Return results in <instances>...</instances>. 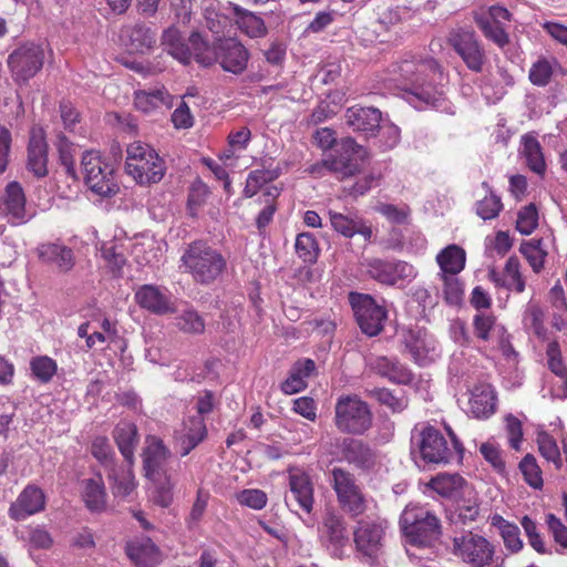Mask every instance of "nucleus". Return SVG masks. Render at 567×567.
<instances>
[{"label": "nucleus", "mask_w": 567, "mask_h": 567, "mask_svg": "<svg viewBox=\"0 0 567 567\" xmlns=\"http://www.w3.org/2000/svg\"><path fill=\"white\" fill-rule=\"evenodd\" d=\"M365 150L352 137L341 138L338 144L328 153L330 159V173L338 178H347L360 171V161Z\"/></svg>", "instance_id": "nucleus-13"}, {"label": "nucleus", "mask_w": 567, "mask_h": 567, "mask_svg": "<svg viewBox=\"0 0 567 567\" xmlns=\"http://www.w3.org/2000/svg\"><path fill=\"white\" fill-rule=\"evenodd\" d=\"M161 41L164 49L183 64H189L193 59L203 66L214 64L209 45L198 32H193L185 42L179 30L171 25L163 31Z\"/></svg>", "instance_id": "nucleus-4"}, {"label": "nucleus", "mask_w": 567, "mask_h": 567, "mask_svg": "<svg viewBox=\"0 0 567 567\" xmlns=\"http://www.w3.org/2000/svg\"><path fill=\"white\" fill-rule=\"evenodd\" d=\"M329 215L331 225L334 228V230L342 234L344 237H352L355 234H360L364 237L365 240L370 239L372 235V230L370 227H367L359 221L350 219L349 217L340 213L330 212Z\"/></svg>", "instance_id": "nucleus-42"}, {"label": "nucleus", "mask_w": 567, "mask_h": 567, "mask_svg": "<svg viewBox=\"0 0 567 567\" xmlns=\"http://www.w3.org/2000/svg\"><path fill=\"white\" fill-rule=\"evenodd\" d=\"M399 525L406 543L413 546L432 547L442 536L441 519L426 505L408 504Z\"/></svg>", "instance_id": "nucleus-2"}, {"label": "nucleus", "mask_w": 567, "mask_h": 567, "mask_svg": "<svg viewBox=\"0 0 567 567\" xmlns=\"http://www.w3.org/2000/svg\"><path fill=\"white\" fill-rule=\"evenodd\" d=\"M134 105L144 113L163 106L171 107L172 95L164 87L137 91L134 96Z\"/></svg>", "instance_id": "nucleus-34"}, {"label": "nucleus", "mask_w": 567, "mask_h": 567, "mask_svg": "<svg viewBox=\"0 0 567 567\" xmlns=\"http://www.w3.org/2000/svg\"><path fill=\"white\" fill-rule=\"evenodd\" d=\"M538 225V213L534 204L523 207L517 214L516 229L522 235H530Z\"/></svg>", "instance_id": "nucleus-56"}, {"label": "nucleus", "mask_w": 567, "mask_h": 567, "mask_svg": "<svg viewBox=\"0 0 567 567\" xmlns=\"http://www.w3.org/2000/svg\"><path fill=\"white\" fill-rule=\"evenodd\" d=\"M320 540L333 548V555L341 558L342 548L348 544L349 536L346 522L342 515L329 509L322 517L318 528Z\"/></svg>", "instance_id": "nucleus-18"}, {"label": "nucleus", "mask_w": 567, "mask_h": 567, "mask_svg": "<svg viewBox=\"0 0 567 567\" xmlns=\"http://www.w3.org/2000/svg\"><path fill=\"white\" fill-rule=\"evenodd\" d=\"M412 440L417 445L422 458L427 463L446 464L453 457V451L444 435L432 425H423L415 429Z\"/></svg>", "instance_id": "nucleus-14"}, {"label": "nucleus", "mask_w": 567, "mask_h": 567, "mask_svg": "<svg viewBox=\"0 0 567 567\" xmlns=\"http://www.w3.org/2000/svg\"><path fill=\"white\" fill-rule=\"evenodd\" d=\"M453 551L471 567H501L504 559L496 555L495 546L485 537L472 532L453 539Z\"/></svg>", "instance_id": "nucleus-6"}, {"label": "nucleus", "mask_w": 567, "mask_h": 567, "mask_svg": "<svg viewBox=\"0 0 567 567\" xmlns=\"http://www.w3.org/2000/svg\"><path fill=\"white\" fill-rule=\"evenodd\" d=\"M241 505H246L254 509H261L267 504V495L260 489H244L237 496Z\"/></svg>", "instance_id": "nucleus-62"}, {"label": "nucleus", "mask_w": 567, "mask_h": 567, "mask_svg": "<svg viewBox=\"0 0 567 567\" xmlns=\"http://www.w3.org/2000/svg\"><path fill=\"white\" fill-rule=\"evenodd\" d=\"M126 554L137 567H156L162 555L151 538H142L126 545Z\"/></svg>", "instance_id": "nucleus-28"}, {"label": "nucleus", "mask_w": 567, "mask_h": 567, "mask_svg": "<svg viewBox=\"0 0 567 567\" xmlns=\"http://www.w3.org/2000/svg\"><path fill=\"white\" fill-rule=\"evenodd\" d=\"M363 267L372 279L389 286L415 276L414 267L405 261L368 259Z\"/></svg>", "instance_id": "nucleus-17"}, {"label": "nucleus", "mask_w": 567, "mask_h": 567, "mask_svg": "<svg viewBox=\"0 0 567 567\" xmlns=\"http://www.w3.org/2000/svg\"><path fill=\"white\" fill-rule=\"evenodd\" d=\"M546 523L554 540L563 548H567V527L554 514L546 516Z\"/></svg>", "instance_id": "nucleus-64"}, {"label": "nucleus", "mask_w": 567, "mask_h": 567, "mask_svg": "<svg viewBox=\"0 0 567 567\" xmlns=\"http://www.w3.org/2000/svg\"><path fill=\"white\" fill-rule=\"evenodd\" d=\"M349 302L361 331L368 337L380 334L388 320L384 305L378 303L372 296L360 292H350Z\"/></svg>", "instance_id": "nucleus-10"}, {"label": "nucleus", "mask_w": 567, "mask_h": 567, "mask_svg": "<svg viewBox=\"0 0 567 567\" xmlns=\"http://www.w3.org/2000/svg\"><path fill=\"white\" fill-rule=\"evenodd\" d=\"M519 470L524 476L525 482L534 487L540 488L543 486L542 471L532 454H527L519 462Z\"/></svg>", "instance_id": "nucleus-53"}, {"label": "nucleus", "mask_w": 567, "mask_h": 567, "mask_svg": "<svg viewBox=\"0 0 567 567\" xmlns=\"http://www.w3.org/2000/svg\"><path fill=\"white\" fill-rule=\"evenodd\" d=\"M175 477L163 478L161 483H154L156 485L155 503L162 507H168L173 501V488L175 486Z\"/></svg>", "instance_id": "nucleus-63"}, {"label": "nucleus", "mask_w": 567, "mask_h": 567, "mask_svg": "<svg viewBox=\"0 0 567 567\" xmlns=\"http://www.w3.org/2000/svg\"><path fill=\"white\" fill-rule=\"evenodd\" d=\"M340 450L343 460L359 470L369 471L377 463V452L361 440L346 437Z\"/></svg>", "instance_id": "nucleus-22"}, {"label": "nucleus", "mask_w": 567, "mask_h": 567, "mask_svg": "<svg viewBox=\"0 0 567 567\" xmlns=\"http://www.w3.org/2000/svg\"><path fill=\"white\" fill-rule=\"evenodd\" d=\"M277 177L278 173L274 169H255L250 172L246 181L244 195L247 198L255 196L265 184L275 181Z\"/></svg>", "instance_id": "nucleus-49"}, {"label": "nucleus", "mask_w": 567, "mask_h": 567, "mask_svg": "<svg viewBox=\"0 0 567 567\" xmlns=\"http://www.w3.org/2000/svg\"><path fill=\"white\" fill-rule=\"evenodd\" d=\"M81 165L84 182L93 193L101 197H112L118 193L114 167L99 152L86 151L82 155Z\"/></svg>", "instance_id": "nucleus-8"}, {"label": "nucleus", "mask_w": 567, "mask_h": 567, "mask_svg": "<svg viewBox=\"0 0 567 567\" xmlns=\"http://www.w3.org/2000/svg\"><path fill=\"white\" fill-rule=\"evenodd\" d=\"M135 300L140 307L155 315L175 312L174 303L157 286L143 285L135 293Z\"/></svg>", "instance_id": "nucleus-25"}, {"label": "nucleus", "mask_w": 567, "mask_h": 567, "mask_svg": "<svg viewBox=\"0 0 567 567\" xmlns=\"http://www.w3.org/2000/svg\"><path fill=\"white\" fill-rule=\"evenodd\" d=\"M492 526L497 528L507 551L517 554L523 549L524 543L520 538V530L517 525L509 523L501 515H494L492 517Z\"/></svg>", "instance_id": "nucleus-37"}, {"label": "nucleus", "mask_w": 567, "mask_h": 567, "mask_svg": "<svg viewBox=\"0 0 567 567\" xmlns=\"http://www.w3.org/2000/svg\"><path fill=\"white\" fill-rule=\"evenodd\" d=\"M209 195L208 186L200 179H196L189 189L188 194V209L192 216H195V210L200 207Z\"/></svg>", "instance_id": "nucleus-59"}, {"label": "nucleus", "mask_w": 567, "mask_h": 567, "mask_svg": "<svg viewBox=\"0 0 567 567\" xmlns=\"http://www.w3.org/2000/svg\"><path fill=\"white\" fill-rule=\"evenodd\" d=\"M503 209V203L494 192L476 203V214L484 220L494 219Z\"/></svg>", "instance_id": "nucleus-55"}, {"label": "nucleus", "mask_w": 567, "mask_h": 567, "mask_svg": "<svg viewBox=\"0 0 567 567\" xmlns=\"http://www.w3.org/2000/svg\"><path fill=\"white\" fill-rule=\"evenodd\" d=\"M30 368L33 377L41 383L50 382L58 370L56 362L47 355L33 358Z\"/></svg>", "instance_id": "nucleus-50"}, {"label": "nucleus", "mask_w": 567, "mask_h": 567, "mask_svg": "<svg viewBox=\"0 0 567 567\" xmlns=\"http://www.w3.org/2000/svg\"><path fill=\"white\" fill-rule=\"evenodd\" d=\"M289 487L300 508L310 513L315 503V489L310 476L302 471L291 472L289 475Z\"/></svg>", "instance_id": "nucleus-30"}, {"label": "nucleus", "mask_w": 567, "mask_h": 567, "mask_svg": "<svg viewBox=\"0 0 567 567\" xmlns=\"http://www.w3.org/2000/svg\"><path fill=\"white\" fill-rule=\"evenodd\" d=\"M488 279L496 287L505 288L508 291L522 293L525 291L526 284L519 270V261L516 257H509L502 272L489 269Z\"/></svg>", "instance_id": "nucleus-27"}, {"label": "nucleus", "mask_w": 567, "mask_h": 567, "mask_svg": "<svg viewBox=\"0 0 567 567\" xmlns=\"http://www.w3.org/2000/svg\"><path fill=\"white\" fill-rule=\"evenodd\" d=\"M480 514V506L478 504L474 502H464L462 504H458L455 513L453 514V522L454 523H462V524H468L474 522Z\"/></svg>", "instance_id": "nucleus-61"}, {"label": "nucleus", "mask_w": 567, "mask_h": 567, "mask_svg": "<svg viewBox=\"0 0 567 567\" xmlns=\"http://www.w3.org/2000/svg\"><path fill=\"white\" fill-rule=\"evenodd\" d=\"M553 75V64L547 59L537 60L529 70V80L534 85L545 86Z\"/></svg>", "instance_id": "nucleus-58"}, {"label": "nucleus", "mask_w": 567, "mask_h": 567, "mask_svg": "<svg viewBox=\"0 0 567 567\" xmlns=\"http://www.w3.org/2000/svg\"><path fill=\"white\" fill-rule=\"evenodd\" d=\"M544 317L545 313L540 305L530 300L524 311L523 322L525 327L532 329L536 336L542 337L546 332Z\"/></svg>", "instance_id": "nucleus-47"}, {"label": "nucleus", "mask_w": 567, "mask_h": 567, "mask_svg": "<svg viewBox=\"0 0 567 567\" xmlns=\"http://www.w3.org/2000/svg\"><path fill=\"white\" fill-rule=\"evenodd\" d=\"M381 120L382 113L377 107L351 106L344 113L346 124L368 137L375 135Z\"/></svg>", "instance_id": "nucleus-21"}, {"label": "nucleus", "mask_w": 567, "mask_h": 567, "mask_svg": "<svg viewBox=\"0 0 567 567\" xmlns=\"http://www.w3.org/2000/svg\"><path fill=\"white\" fill-rule=\"evenodd\" d=\"M44 49L41 44L28 41L18 45L7 60L12 79L18 84H27L44 64Z\"/></svg>", "instance_id": "nucleus-9"}, {"label": "nucleus", "mask_w": 567, "mask_h": 567, "mask_svg": "<svg viewBox=\"0 0 567 567\" xmlns=\"http://www.w3.org/2000/svg\"><path fill=\"white\" fill-rule=\"evenodd\" d=\"M44 494L40 488L27 486L10 506L9 515L16 520L25 519L28 516L41 512L44 508Z\"/></svg>", "instance_id": "nucleus-26"}, {"label": "nucleus", "mask_w": 567, "mask_h": 567, "mask_svg": "<svg viewBox=\"0 0 567 567\" xmlns=\"http://www.w3.org/2000/svg\"><path fill=\"white\" fill-rule=\"evenodd\" d=\"M435 259L440 277L457 276L465 267L466 254L465 250H440Z\"/></svg>", "instance_id": "nucleus-40"}, {"label": "nucleus", "mask_w": 567, "mask_h": 567, "mask_svg": "<svg viewBox=\"0 0 567 567\" xmlns=\"http://www.w3.org/2000/svg\"><path fill=\"white\" fill-rule=\"evenodd\" d=\"M228 8L235 16V23L246 35L256 39L267 34L265 21L259 16L233 2L228 3Z\"/></svg>", "instance_id": "nucleus-31"}, {"label": "nucleus", "mask_w": 567, "mask_h": 567, "mask_svg": "<svg viewBox=\"0 0 567 567\" xmlns=\"http://www.w3.org/2000/svg\"><path fill=\"white\" fill-rule=\"evenodd\" d=\"M121 43L131 53H150L156 44V33L144 23L123 25L120 31Z\"/></svg>", "instance_id": "nucleus-20"}, {"label": "nucleus", "mask_w": 567, "mask_h": 567, "mask_svg": "<svg viewBox=\"0 0 567 567\" xmlns=\"http://www.w3.org/2000/svg\"><path fill=\"white\" fill-rule=\"evenodd\" d=\"M405 348L412 359L421 365L434 361L440 354L436 341L421 330L409 332L405 338Z\"/></svg>", "instance_id": "nucleus-24"}, {"label": "nucleus", "mask_w": 567, "mask_h": 567, "mask_svg": "<svg viewBox=\"0 0 567 567\" xmlns=\"http://www.w3.org/2000/svg\"><path fill=\"white\" fill-rule=\"evenodd\" d=\"M446 41L463 60L468 70L476 73L483 71L486 54L473 29L465 27L453 28L449 31Z\"/></svg>", "instance_id": "nucleus-11"}, {"label": "nucleus", "mask_w": 567, "mask_h": 567, "mask_svg": "<svg viewBox=\"0 0 567 567\" xmlns=\"http://www.w3.org/2000/svg\"><path fill=\"white\" fill-rule=\"evenodd\" d=\"M214 62L217 61L225 72L241 74L248 65L250 54L245 45L237 39L219 40L212 53Z\"/></svg>", "instance_id": "nucleus-16"}, {"label": "nucleus", "mask_w": 567, "mask_h": 567, "mask_svg": "<svg viewBox=\"0 0 567 567\" xmlns=\"http://www.w3.org/2000/svg\"><path fill=\"white\" fill-rule=\"evenodd\" d=\"M470 412L477 419H486L495 412L496 395L491 385L474 388L470 398Z\"/></svg>", "instance_id": "nucleus-33"}, {"label": "nucleus", "mask_w": 567, "mask_h": 567, "mask_svg": "<svg viewBox=\"0 0 567 567\" xmlns=\"http://www.w3.org/2000/svg\"><path fill=\"white\" fill-rule=\"evenodd\" d=\"M464 484V478L458 474H440L430 481L429 486L443 497H452Z\"/></svg>", "instance_id": "nucleus-44"}, {"label": "nucleus", "mask_w": 567, "mask_h": 567, "mask_svg": "<svg viewBox=\"0 0 567 567\" xmlns=\"http://www.w3.org/2000/svg\"><path fill=\"white\" fill-rule=\"evenodd\" d=\"M91 454L105 468V471H109L116 465L113 449L105 436H96L93 439L91 444Z\"/></svg>", "instance_id": "nucleus-48"}, {"label": "nucleus", "mask_w": 567, "mask_h": 567, "mask_svg": "<svg viewBox=\"0 0 567 567\" xmlns=\"http://www.w3.org/2000/svg\"><path fill=\"white\" fill-rule=\"evenodd\" d=\"M390 81L420 103L436 110H447L443 82L447 76L433 58L409 56L391 65Z\"/></svg>", "instance_id": "nucleus-1"}, {"label": "nucleus", "mask_w": 567, "mask_h": 567, "mask_svg": "<svg viewBox=\"0 0 567 567\" xmlns=\"http://www.w3.org/2000/svg\"><path fill=\"white\" fill-rule=\"evenodd\" d=\"M48 147L42 136L32 135L28 147V168L37 177L48 174Z\"/></svg>", "instance_id": "nucleus-36"}, {"label": "nucleus", "mask_w": 567, "mask_h": 567, "mask_svg": "<svg viewBox=\"0 0 567 567\" xmlns=\"http://www.w3.org/2000/svg\"><path fill=\"white\" fill-rule=\"evenodd\" d=\"M56 147L59 152L60 163L64 167L66 175L75 179L76 172L74 165V145L65 136H60Z\"/></svg>", "instance_id": "nucleus-54"}, {"label": "nucleus", "mask_w": 567, "mask_h": 567, "mask_svg": "<svg viewBox=\"0 0 567 567\" xmlns=\"http://www.w3.org/2000/svg\"><path fill=\"white\" fill-rule=\"evenodd\" d=\"M203 14L206 21V27L213 33H220L221 31V16L218 13L217 0H203Z\"/></svg>", "instance_id": "nucleus-60"}, {"label": "nucleus", "mask_w": 567, "mask_h": 567, "mask_svg": "<svg viewBox=\"0 0 567 567\" xmlns=\"http://www.w3.org/2000/svg\"><path fill=\"white\" fill-rule=\"evenodd\" d=\"M106 472L114 496L126 497L135 489L136 484L131 468L124 470L115 465Z\"/></svg>", "instance_id": "nucleus-39"}, {"label": "nucleus", "mask_w": 567, "mask_h": 567, "mask_svg": "<svg viewBox=\"0 0 567 567\" xmlns=\"http://www.w3.org/2000/svg\"><path fill=\"white\" fill-rule=\"evenodd\" d=\"M113 437L123 457L132 465L134 450L138 441L136 425L130 422L118 423L114 429Z\"/></svg>", "instance_id": "nucleus-35"}, {"label": "nucleus", "mask_w": 567, "mask_h": 567, "mask_svg": "<svg viewBox=\"0 0 567 567\" xmlns=\"http://www.w3.org/2000/svg\"><path fill=\"white\" fill-rule=\"evenodd\" d=\"M443 281V298L450 306H460L463 301L464 285L457 276L440 277Z\"/></svg>", "instance_id": "nucleus-52"}, {"label": "nucleus", "mask_w": 567, "mask_h": 567, "mask_svg": "<svg viewBox=\"0 0 567 567\" xmlns=\"http://www.w3.org/2000/svg\"><path fill=\"white\" fill-rule=\"evenodd\" d=\"M175 321L177 328L184 333L200 334L205 331V320L193 307L184 309L176 316Z\"/></svg>", "instance_id": "nucleus-45"}, {"label": "nucleus", "mask_w": 567, "mask_h": 567, "mask_svg": "<svg viewBox=\"0 0 567 567\" xmlns=\"http://www.w3.org/2000/svg\"><path fill=\"white\" fill-rule=\"evenodd\" d=\"M182 261L202 284L215 280L225 267V259L217 250H186Z\"/></svg>", "instance_id": "nucleus-15"}, {"label": "nucleus", "mask_w": 567, "mask_h": 567, "mask_svg": "<svg viewBox=\"0 0 567 567\" xmlns=\"http://www.w3.org/2000/svg\"><path fill=\"white\" fill-rule=\"evenodd\" d=\"M353 536L357 549L364 556L374 558L383 547L384 526L373 520H360Z\"/></svg>", "instance_id": "nucleus-19"}, {"label": "nucleus", "mask_w": 567, "mask_h": 567, "mask_svg": "<svg viewBox=\"0 0 567 567\" xmlns=\"http://www.w3.org/2000/svg\"><path fill=\"white\" fill-rule=\"evenodd\" d=\"M327 481L334 491L338 504L343 512L352 517L360 516L365 512V497L351 472L334 466L327 472Z\"/></svg>", "instance_id": "nucleus-7"}, {"label": "nucleus", "mask_w": 567, "mask_h": 567, "mask_svg": "<svg viewBox=\"0 0 567 567\" xmlns=\"http://www.w3.org/2000/svg\"><path fill=\"white\" fill-rule=\"evenodd\" d=\"M369 395L374 398L378 402L390 408L393 412H402L408 403L402 398H396L390 390L384 388H374L369 390Z\"/></svg>", "instance_id": "nucleus-57"}, {"label": "nucleus", "mask_w": 567, "mask_h": 567, "mask_svg": "<svg viewBox=\"0 0 567 567\" xmlns=\"http://www.w3.org/2000/svg\"><path fill=\"white\" fill-rule=\"evenodd\" d=\"M39 258L60 271H68L74 265L72 250H39Z\"/></svg>", "instance_id": "nucleus-46"}, {"label": "nucleus", "mask_w": 567, "mask_h": 567, "mask_svg": "<svg viewBox=\"0 0 567 567\" xmlns=\"http://www.w3.org/2000/svg\"><path fill=\"white\" fill-rule=\"evenodd\" d=\"M165 169L164 161L148 144L138 141L127 146L125 171L137 184L150 185L161 182Z\"/></svg>", "instance_id": "nucleus-3"}, {"label": "nucleus", "mask_w": 567, "mask_h": 567, "mask_svg": "<svg viewBox=\"0 0 567 567\" xmlns=\"http://www.w3.org/2000/svg\"><path fill=\"white\" fill-rule=\"evenodd\" d=\"M83 499L91 511H102L106 504V492L101 474L83 481Z\"/></svg>", "instance_id": "nucleus-38"}, {"label": "nucleus", "mask_w": 567, "mask_h": 567, "mask_svg": "<svg viewBox=\"0 0 567 567\" xmlns=\"http://www.w3.org/2000/svg\"><path fill=\"white\" fill-rule=\"evenodd\" d=\"M172 457L171 450L162 439L155 435L146 436L142 458L145 476L148 480L153 483H161L163 478L174 476L172 468L168 467Z\"/></svg>", "instance_id": "nucleus-12"}, {"label": "nucleus", "mask_w": 567, "mask_h": 567, "mask_svg": "<svg viewBox=\"0 0 567 567\" xmlns=\"http://www.w3.org/2000/svg\"><path fill=\"white\" fill-rule=\"evenodd\" d=\"M3 207L12 223L20 224L25 221V195L18 182H11L7 185Z\"/></svg>", "instance_id": "nucleus-32"}, {"label": "nucleus", "mask_w": 567, "mask_h": 567, "mask_svg": "<svg viewBox=\"0 0 567 567\" xmlns=\"http://www.w3.org/2000/svg\"><path fill=\"white\" fill-rule=\"evenodd\" d=\"M334 425L342 433L362 435L372 426V412L357 395L340 396L334 406Z\"/></svg>", "instance_id": "nucleus-5"}, {"label": "nucleus", "mask_w": 567, "mask_h": 567, "mask_svg": "<svg viewBox=\"0 0 567 567\" xmlns=\"http://www.w3.org/2000/svg\"><path fill=\"white\" fill-rule=\"evenodd\" d=\"M523 150L527 166L536 174L543 175L546 171V163L540 143L533 136L524 135L522 137Z\"/></svg>", "instance_id": "nucleus-41"}, {"label": "nucleus", "mask_w": 567, "mask_h": 567, "mask_svg": "<svg viewBox=\"0 0 567 567\" xmlns=\"http://www.w3.org/2000/svg\"><path fill=\"white\" fill-rule=\"evenodd\" d=\"M370 367L392 383L409 384L413 381L412 372L394 358L378 357L371 361Z\"/></svg>", "instance_id": "nucleus-29"}, {"label": "nucleus", "mask_w": 567, "mask_h": 567, "mask_svg": "<svg viewBox=\"0 0 567 567\" xmlns=\"http://www.w3.org/2000/svg\"><path fill=\"white\" fill-rule=\"evenodd\" d=\"M207 436L205 420L200 415L189 416L181 432L175 434L176 447L182 457L188 455Z\"/></svg>", "instance_id": "nucleus-23"}, {"label": "nucleus", "mask_w": 567, "mask_h": 567, "mask_svg": "<svg viewBox=\"0 0 567 567\" xmlns=\"http://www.w3.org/2000/svg\"><path fill=\"white\" fill-rule=\"evenodd\" d=\"M539 453L549 462H553L557 468H560L561 457L555 439L546 432H538L536 439Z\"/></svg>", "instance_id": "nucleus-51"}, {"label": "nucleus", "mask_w": 567, "mask_h": 567, "mask_svg": "<svg viewBox=\"0 0 567 567\" xmlns=\"http://www.w3.org/2000/svg\"><path fill=\"white\" fill-rule=\"evenodd\" d=\"M473 20L483 35L487 40L494 42L497 47L503 49L509 43V37L505 31L504 23L494 22L489 19L487 20L483 16H473Z\"/></svg>", "instance_id": "nucleus-43"}]
</instances>
